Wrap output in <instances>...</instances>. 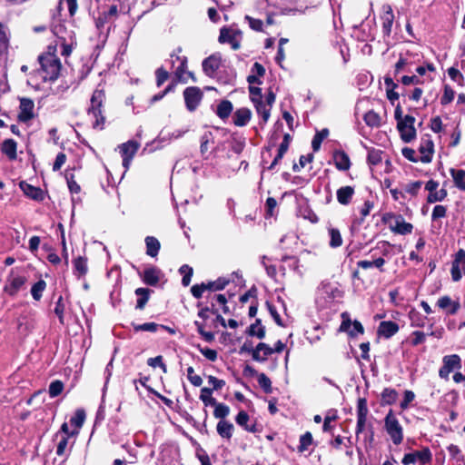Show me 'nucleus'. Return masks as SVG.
<instances>
[{
    "instance_id": "1",
    "label": "nucleus",
    "mask_w": 465,
    "mask_h": 465,
    "mask_svg": "<svg viewBox=\"0 0 465 465\" xmlns=\"http://www.w3.org/2000/svg\"><path fill=\"white\" fill-rule=\"evenodd\" d=\"M39 61L44 73V80L54 81L57 79L61 70V63L59 59L53 54H47L41 55L39 57Z\"/></svg>"
},
{
    "instance_id": "2",
    "label": "nucleus",
    "mask_w": 465,
    "mask_h": 465,
    "mask_svg": "<svg viewBox=\"0 0 465 465\" xmlns=\"http://www.w3.org/2000/svg\"><path fill=\"white\" fill-rule=\"evenodd\" d=\"M384 423L385 430L390 435L392 442L395 445L401 444L403 440V429L392 410H390L387 413L384 419Z\"/></svg>"
},
{
    "instance_id": "3",
    "label": "nucleus",
    "mask_w": 465,
    "mask_h": 465,
    "mask_svg": "<svg viewBox=\"0 0 465 465\" xmlns=\"http://www.w3.org/2000/svg\"><path fill=\"white\" fill-rule=\"evenodd\" d=\"M27 279L25 275L17 273L14 269L11 270L6 282L4 286V292L10 296H15L25 286Z\"/></svg>"
},
{
    "instance_id": "4",
    "label": "nucleus",
    "mask_w": 465,
    "mask_h": 465,
    "mask_svg": "<svg viewBox=\"0 0 465 465\" xmlns=\"http://www.w3.org/2000/svg\"><path fill=\"white\" fill-rule=\"evenodd\" d=\"M250 98L254 104L256 112L258 114H261L262 117L263 123H267L270 118V108L266 107V104L262 102V89L255 86H250Z\"/></svg>"
},
{
    "instance_id": "5",
    "label": "nucleus",
    "mask_w": 465,
    "mask_h": 465,
    "mask_svg": "<svg viewBox=\"0 0 465 465\" xmlns=\"http://www.w3.org/2000/svg\"><path fill=\"white\" fill-rule=\"evenodd\" d=\"M242 33L239 30H232L228 27H223L220 30L219 42L221 44L228 43L233 50L241 47Z\"/></svg>"
},
{
    "instance_id": "6",
    "label": "nucleus",
    "mask_w": 465,
    "mask_h": 465,
    "mask_svg": "<svg viewBox=\"0 0 465 465\" xmlns=\"http://www.w3.org/2000/svg\"><path fill=\"white\" fill-rule=\"evenodd\" d=\"M442 363L443 364L439 371V375L440 378L445 380L449 379L450 372L461 368V361L460 356L457 354L444 356Z\"/></svg>"
},
{
    "instance_id": "7",
    "label": "nucleus",
    "mask_w": 465,
    "mask_h": 465,
    "mask_svg": "<svg viewBox=\"0 0 465 465\" xmlns=\"http://www.w3.org/2000/svg\"><path fill=\"white\" fill-rule=\"evenodd\" d=\"M415 118L411 115H405L402 121L398 124V129L401 133V139L410 143L416 136V130L414 128Z\"/></svg>"
},
{
    "instance_id": "8",
    "label": "nucleus",
    "mask_w": 465,
    "mask_h": 465,
    "mask_svg": "<svg viewBox=\"0 0 465 465\" xmlns=\"http://www.w3.org/2000/svg\"><path fill=\"white\" fill-rule=\"evenodd\" d=\"M450 273L453 282L460 281L462 274L465 275V251L463 249H460L456 252Z\"/></svg>"
},
{
    "instance_id": "9",
    "label": "nucleus",
    "mask_w": 465,
    "mask_h": 465,
    "mask_svg": "<svg viewBox=\"0 0 465 465\" xmlns=\"http://www.w3.org/2000/svg\"><path fill=\"white\" fill-rule=\"evenodd\" d=\"M430 460L431 452L428 448H424L421 450L405 454L401 462L403 465L414 464L417 461L420 462L421 464H426Z\"/></svg>"
},
{
    "instance_id": "10",
    "label": "nucleus",
    "mask_w": 465,
    "mask_h": 465,
    "mask_svg": "<svg viewBox=\"0 0 465 465\" xmlns=\"http://www.w3.org/2000/svg\"><path fill=\"white\" fill-rule=\"evenodd\" d=\"M140 147V143L135 141H128L119 145V150L123 157V165L125 169L129 168L131 161Z\"/></svg>"
},
{
    "instance_id": "11",
    "label": "nucleus",
    "mask_w": 465,
    "mask_h": 465,
    "mask_svg": "<svg viewBox=\"0 0 465 465\" xmlns=\"http://www.w3.org/2000/svg\"><path fill=\"white\" fill-rule=\"evenodd\" d=\"M340 297H341V292L331 283L322 282L319 287L318 299H322L325 302H331Z\"/></svg>"
},
{
    "instance_id": "12",
    "label": "nucleus",
    "mask_w": 465,
    "mask_h": 465,
    "mask_svg": "<svg viewBox=\"0 0 465 465\" xmlns=\"http://www.w3.org/2000/svg\"><path fill=\"white\" fill-rule=\"evenodd\" d=\"M186 107L189 111H193L198 106L203 94L198 87H187L183 92Z\"/></svg>"
},
{
    "instance_id": "13",
    "label": "nucleus",
    "mask_w": 465,
    "mask_h": 465,
    "mask_svg": "<svg viewBox=\"0 0 465 465\" xmlns=\"http://www.w3.org/2000/svg\"><path fill=\"white\" fill-rule=\"evenodd\" d=\"M34 108L35 104L33 100L29 98H21L20 99V112L18 114V119L21 122H27L34 117Z\"/></svg>"
},
{
    "instance_id": "14",
    "label": "nucleus",
    "mask_w": 465,
    "mask_h": 465,
    "mask_svg": "<svg viewBox=\"0 0 465 465\" xmlns=\"http://www.w3.org/2000/svg\"><path fill=\"white\" fill-rule=\"evenodd\" d=\"M104 99V93L102 90H95L91 97V106L88 110L89 115L101 116L102 105Z\"/></svg>"
},
{
    "instance_id": "15",
    "label": "nucleus",
    "mask_w": 465,
    "mask_h": 465,
    "mask_svg": "<svg viewBox=\"0 0 465 465\" xmlns=\"http://www.w3.org/2000/svg\"><path fill=\"white\" fill-rule=\"evenodd\" d=\"M437 305L440 309L446 310L447 313H449L450 315L456 314L457 312L460 308V302L458 300L457 301H453L449 296H442V297L439 298V300L437 302Z\"/></svg>"
},
{
    "instance_id": "16",
    "label": "nucleus",
    "mask_w": 465,
    "mask_h": 465,
    "mask_svg": "<svg viewBox=\"0 0 465 465\" xmlns=\"http://www.w3.org/2000/svg\"><path fill=\"white\" fill-rule=\"evenodd\" d=\"M391 230L398 234L405 235L412 232L413 226L399 215L395 217L394 223L390 225Z\"/></svg>"
},
{
    "instance_id": "17",
    "label": "nucleus",
    "mask_w": 465,
    "mask_h": 465,
    "mask_svg": "<svg viewBox=\"0 0 465 465\" xmlns=\"http://www.w3.org/2000/svg\"><path fill=\"white\" fill-rule=\"evenodd\" d=\"M273 353V349L264 342H260L252 351V359L263 362Z\"/></svg>"
},
{
    "instance_id": "18",
    "label": "nucleus",
    "mask_w": 465,
    "mask_h": 465,
    "mask_svg": "<svg viewBox=\"0 0 465 465\" xmlns=\"http://www.w3.org/2000/svg\"><path fill=\"white\" fill-rule=\"evenodd\" d=\"M221 57L219 55H211L203 60V69L207 75H213L219 68Z\"/></svg>"
},
{
    "instance_id": "19",
    "label": "nucleus",
    "mask_w": 465,
    "mask_h": 465,
    "mask_svg": "<svg viewBox=\"0 0 465 465\" xmlns=\"http://www.w3.org/2000/svg\"><path fill=\"white\" fill-rule=\"evenodd\" d=\"M399 331V326L391 321L381 322L379 325L378 333L385 338H391Z\"/></svg>"
},
{
    "instance_id": "20",
    "label": "nucleus",
    "mask_w": 465,
    "mask_h": 465,
    "mask_svg": "<svg viewBox=\"0 0 465 465\" xmlns=\"http://www.w3.org/2000/svg\"><path fill=\"white\" fill-rule=\"evenodd\" d=\"M160 270L155 267H151L143 271L142 279L143 282L148 285L154 286L160 281Z\"/></svg>"
},
{
    "instance_id": "21",
    "label": "nucleus",
    "mask_w": 465,
    "mask_h": 465,
    "mask_svg": "<svg viewBox=\"0 0 465 465\" xmlns=\"http://www.w3.org/2000/svg\"><path fill=\"white\" fill-rule=\"evenodd\" d=\"M420 153L421 154L420 161L422 163H430L433 153V143L430 139L423 140L420 146Z\"/></svg>"
},
{
    "instance_id": "22",
    "label": "nucleus",
    "mask_w": 465,
    "mask_h": 465,
    "mask_svg": "<svg viewBox=\"0 0 465 465\" xmlns=\"http://www.w3.org/2000/svg\"><path fill=\"white\" fill-rule=\"evenodd\" d=\"M252 117V112L248 108H240L233 114V123L237 126L246 125Z\"/></svg>"
},
{
    "instance_id": "23",
    "label": "nucleus",
    "mask_w": 465,
    "mask_h": 465,
    "mask_svg": "<svg viewBox=\"0 0 465 465\" xmlns=\"http://www.w3.org/2000/svg\"><path fill=\"white\" fill-rule=\"evenodd\" d=\"M218 434L224 439H231L234 430L233 424L228 420H222L216 427Z\"/></svg>"
},
{
    "instance_id": "24",
    "label": "nucleus",
    "mask_w": 465,
    "mask_h": 465,
    "mask_svg": "<svg viewBox=\"0 0 465 465\" xmlns=\"http://www.w3.org/2000/svg\"><path fill=\"white\" fill-rule=\"evenodd\" d=\"M16 147L17 143L13 139H6L2 143L1 151L9 159L15 160L16 158Z\"/></svg>"
},
{
    "instance_id": "25",
    "label": "nucleus",
    "mask_w": 465,
    "mask_h": 465,
    "mask_svg": "<svg viewBox=\"0 0 465 465\" xmlns=\"http://www.w3.org/2000/svg\"><path fill=\"white\" fill-rule=\"evenodd\" d=\"M175 61H177L179 63V65L175 69V72H174L176 79L179 82L186 83L187 78L185 76V74L187 73V71H186L187 58L185 56H183V57L176 56Z\"/></svg>"
},
{
    "instance_id": "26",
    "label": "nucleus",
    "mask_w": 465,
    "mask_h": 465,
    "mask_svg": "<svg viewBox=\"0 0 465 465\" xmlns=\"http://www.w3.org/2000/svg\"><path fill=\"white\" fill-rule=\"evenodd\" d=\"M354 193L351 186H343L337 191V200L341 204H348Z\"/></svg>"
},
{
    "instance_id": "27",
    "label": "nucleus",
    "mask_w": 465,
    "mask_h": 465,
    "mask_svg": "<svg viewBox=\"0 0 465 465\" xmlns=\"http://www.w3.org/2000/svg\"><path fill=\"white\" fill-rule=\"evenodd\" d=\"M146 244V254L151 257H155L158 254L161 244L160 242L153 236H147L145 238Z\"/></svg>"
},
{
    "instance_id": "28",
    "label": "nucleus",
    "mask_w": 465,
    "mask_h": 465,
    "mask_svg": "<svg viewBox=\"0 0 465 465\" xmlns=\"http://www.w3.org/2000/svg\"><path fill=\"white\" fill-rule=\"evenodd\" d=\"M335 165L339 170L346 171L350 168L349 156L344 152H337L334 154Z\"/></svg>"
},
{
    "instance_id": "29",
    "label": "nucleus",
    "mask_w": 465,
    "mask_h": 465,
    "mask_svg": "<svg viewBox=\"0 0 465 465\" xmlns=\"http://www.w3.org/2000/svg\"><path fill=\"white\" fill-rule=\"evenodd\" d=\"M20 187L24 191L25 194H26L30 198L34 200L42 199L43 193L39 188L34 187L26 183H21Z\"/></svg>"
},
{
    "instance_id": "30",
    "label": "nucleus",
    "mask_w": 465,
    "mask_h": 465,
    "mask_svg": "<svg viewBox=\"0 0 465 465\" xmlns=\"http://www.w3.org/2000/svg\"><path fill=\"white\" fill-rule=\"evenodd\" d=\"M341 316L342 322L339 328V331L347 332L350 336L354 337L355 332L351 330L353 322H351V320L350 318V314L345 312H342Z\"/></svg>"
},
{
    "instance_id": "31",
    "label": "nucleus",
    "mask_w": 465,
    "mask_h": 465,
    "mask_svg": "<svg viewBox=\"0 0 465 465\" xmlns=\"http://www.w3.org/2000/svg\"><path fill=\"white\" fill-rule=\"evenodd\" d=\"M232 111V103L228 100H223L218 104L216 114L221 119H226L227 117H229Z\"/></svg>"
},
{
    "instance_id": "32",
    "label": "nucleus",
    "mask_w": 465,
    "mask_h": 465,
    "mask_svg": "<svg viewBox=\"0 0 465 465\" xmlns=\"http://www.w3.org/2000/svg\"><path fill=\"white\" fill-rule=\"evenodd\" d=\"M151 290L147 288H138L135 290V294L139 297L137 300L136 308L143 310L149 300Z\"/></svg>"
},
{
    "instance_id": "33",
    "label": "nucleus",
    "mask_w": 465,
    "mask_h": 465,
    "mask_svg": "<svg viewBox=\"0 0 465 465\" xmlns=\"http://www.w3.org/2000/svg\"><path fill=\"white\" fill-rule=\"evenodd\" d=\"M450 173L453 178L455 185L459 189L465 191V170L451 169Z\"/></svg>"
},
{
    "instance_id": "34",
    "label": "nucleus",
    "mask_w": 465,
    "mask_h": 465,
    "mask_svg": "<svg viewBox=\"0 0 465 465\" xmlns=\"http://www.w3.org/2000/svg\"><path fill=\"white\" fill-rule=\"evenodd\" d=\"M248 333L251 336H256L259 339H263L265 337V329L262 325L261 320L257 319L255 322L250 326Z\"/></svg>"
},
{
    "instance_id": "35",
    "label": "nucleus",
    "mask_w": 465,
    "mask_h": 465,
    "mask_svg": "<svg viewBox=\"0 0 465 465\" xmlns=\"http://www.w3.org/2000/svg\"><path fill=\"white\" fill-rule=\"evenodd\" d=\"M394 15L391 8L385 13L382 17V30L384 35H390L393 24Z\"/></svg>"
},
{
    "instance_id": "36",
    "label": "nucleus",
    "mask_w": 465,
    "mask_h": 465,
    "mask_svg": "<svg viewBox=\"0 0 465 465\" xmlns=\"http://www.w3.org/2000/svg\"><path fill=\"white\" fill-rule=\"evenodd\" d=\"M213 390L207 387L202 388L200 400L203 402L204 406H213L217 401L212 397Z\"/></svg>"
},
{
    "instance_id": "37",
    "label": "nucleus",
    "mask_w": 465,
    "mask_h": 465,
    "mask_svg": "<svg viewBox=\"0 0 465 465\" xmlns=\"http://www.w3.org/2000/svg\"><path fill=\"white\" fill-rule=\"evenodd\" d=\"M398 398V393L395 390L386 388L383 390L381 393V401L382 404L391 405L396 401Z\"/></svg>"
},
{
    "instance_id": "38",
    "label": "nucleus",
    "mask_w": 465,
    "mask_h": 465,
    "mask_svg": "<svg viewBox=\"0 0 465 465\" xmlns=\"http://www.w3.org/2000/svg\"><path fill=\"white\" fill-rule=\"evenodd\" d=\"M46 288V282L44 280H39L31 288V294L35 301L42 298L43 292Z\"/></svg>"
},
{
    "instance_id": "39",
    "label": "nucleus",
    "mask_w": 465,
    "mask_h": 465,
    "mask_svg": "<svg viewBox=\"0 0 465 465\" xmlns=\"http://www.w3.org/2000/svg\"><path fill=\"white\" fill-rule=\"evenodd\" d=\"M364 122L371 127H378L381 124V117L374 111H369L364 114Z\"/></svg>"
},
{
    "instance_id": "40",
    "label": "nucleus",
    "mask_w": 465,
    "mask_h": 465,
    "mask_svg": "<svg viewBox=\"0 0 465 465\" xmlns=\"http://www.w3.org/2000/svg\"><path fill=\"white\" fill-rule=\"evenodd\" d=\"M214 411H213V416L216 419L224 420L225 417H227L230 413V408L223 404L216 402L215 405H213Z\"/></svg>"
},
{
    "instance_id": "41",
    "label": "nucleus",
    "mask_w": 465,
    "mask_h": 465,
    "mask_svg": "<svg viewBox=\"0 0 465 465\" xmlns=\"http://www.w3.org/2000/svg\"><path fill=\"white\" fill-rule=\"evenodd\" d=\"M329 135V130L328 129H322V131L316 133L314 135L312 141V147L314 152H317L322 144V142L323 139H325Z\"/></svg>"
},
{
    "instance_id": "42",
    "label": "nucleus",
    "mask_w": 465,
    "mask_h": 465,
    "mask_svg": "<svg viewBox=\"0 0 465 465\" xmlns=\"http://www.w3.org/2000/svg\"><path fill=\"white\" fill-rule=\"evenodd\" d=\"M213 134L208 132L205 133L201 137V145H200V151L203 155H204L209 151V144L213 143Z\"/></svg>"
},
{
    "instance_id": "43",
    "label": "nucleus",
    "mask_w": 465,
    "mask_h": 465,
    "mask_svg": "<svg viewBox=\"0 0 465 465\" xmlns=\"http://www.w3.org/2000/svg\"><path fill=\"white\" fill-rule=\"evenodd\" d=\"M329 234L331 237L330 245L332 248L339 247L342 244V238L339 230L331 228L329 230Z\"/></svg>"
},
{
    "instance_id": "44",
    "label": "nucleus",
    "mask_w": 465,
    "mask_h": 465,
    "mask_svg": "<svg viewBox=\"0 0 465 465\" xmlns=\"http://www.w3.org/2000/svg\"><path fill=\"white\" fill-rule=\"evenodd\" d=\"M84 419L85 413L84 410H77L74 415L71 418L70 423L76 429H80L84 424Z\"/></svg>"
},
{
    "instance_id": "45",
    "label": "nucleus",
    "mask_w": 465,
    "mask_h": 465,
    "mask_svg": "<svg viewBox=\"0 0 465 465\" xmlns=\"http://www.w3.org/2000/svg\"><path fill=\"white\" fill-rule=\"evenodd\" d=\"M235 420H236L238 425L243 427L246 430L252 431V432L254 431V428L253 427H249L247 425V422L249 420V415L244 411H241L238 413V415L236 416Z\"/></svg>"
},
{
    "instance_id": "46",
    "label": "nucleus",
    "mask_w": 465,
    "mask_h": 465,
    "mask_svg": "<svg viewBox=\"0 0 465 465\" xmlns=\"http://www.w3.org/2000/svg\"><path fill=\"white\" fill-rule=\"evenodd\" d=\"M135 331H150L154 332L157 331L159 325L155 322H146L143 324H133Z\"/></svg>"
},
{
    "instance_id": "47",
    "label": "nucleus",
    "mask_w": 465,
    "mask_h": 465,
    "mask_svg": "<svg viewBox=\"0 0 465 465\" xmlns=\"http://www.w3.org/2000/svg\"><path fill=\"white\" fill-rule=\"evenodd\" d=\"M381 151L376 149H371L368 153V163L371 165L379 164L381 160Z\"/></svg>"
},
{
    "instance_id": "48",
    "label": "nucleus",
    "mask_w": 465,
    "mask_h": 465,
    "mask_svg": "<svg viewBox=\"0 0 465 465\" xmlns=\"http://www.w3.org/2000/svg\"><path fill=\"white\" fill-rule=\"evenodd\" d=\"M257 381L261 388H262L266 393H270L272 391V382L267 375L264 373L259 374Z\"/></svg>"
},
{
    "instance_id": "49",
    "label": "nucleus",
    "mask_w": 465,
    "mask_h": 465,
    "mask_svg": "<svg viewBox=\"0 0 465 465\" xmlns=\"http://www.w3.org/2000/svg\"><path fill=\"white\" fill-rule=\"evenodd\" d=\"M455 92L454 90L450 87L449 85H445L444 87V93L440 98L441 104L445 105L450 103H451L454 99Z\"/></svg>"
},
{
    "instance_id": "50",
    "label": "nucleus",
    "mask_w": 465,
    "mask_h": 465,
    "mask_svg": "<svg viewBox=\"0 0 465 465\" xmlns=\"http://www.w3.org/2000/svg\"><path fill=\"white\" fill-rule=\"evenodd\" d=\"M74 269L80 275H84L87 272L86 259L78 257L74 262Z\"/></svg>"
},
{
    "instance_id": "51",
    "label": "nucleus",
    "mask_w": 465,
    "mask_h": 465,
    "mask_svg": "<svg viewBox=\"0 0 465 465\" xmlns=\"http://www.w3.org/2000/svg\"><path fill=\"white\" fill-rule=\"evenodd\" d=\"M447 196L445 189L436 190L431 193H429L427 201L429 203L441 202Z\"/></svg>"
},
{
    "instance_id": "52",
    "label": "nucleus",
    "mask_w": 465,
    "mask_h": 465,
    "mask_svg": "<svg viewBox=\"0 0 465 465\" xmlns=\"http://www.w3.org/2000/svg\"><path fill=\"white\" fill-rule=\"evenodd\" d=\"M312 442V436L310 432H306L301 436L300 446L298 448L300 452L305 451Z\"/></svg>"
},
{
    "instance_id": "53",
    "label": "nucleus",
    "mask_w": 465,
    "mask_h": 465,
    "mask_svg": "<svg viewBox=\"0 0 465 465\" xmlns=\"http://www.w3.org/2000/svg\"><path fill=\"white\" fill-rule=\"evenodd\" d=\"M187 378L190 381V382L195 387H199L203 383V379L199 375L194 373V369L192 366L187 368Z\"/></svg>"
},
{
    "instance_id": "54",
    "label": "nucleus",
    "mask_w": 465,
    "mask_h": 465,
    "mask_svg": "<svg viewBox=\"0 0 465 465\" xmlns=\"http://www.w3.org/2000/svg\"><path fill=\"white\" fill-rule=\"evenodd\" d=\"M368 411L367 401L364 398H360L357 406V418L367 419Z\"/></svg>"
},
{
    "instance_id": "55",
    "label": "nucleus",
    "mask_w": 465,
    "mask_h": 465,
    "mask_svg": "<svg viewBox=\"0 0 465 465\" xmlns=\"http://www.w3.org/2000/svg\"><path fill=\"white\" fill-rule=\"evenodd\" d=\"M64 390V384L60 381L51 382L49 386V394L52 398L58 396Z\"/></svg>"
},
{
    "instance_id": "56",
    "label": "nucleus",
    "mask_w": 465,
    "mask_h": 465,
    "mask_svg": "<svg viewBox=\"0 0 465 465\" xmlns=\"http://www.w3.org/2000/svg\"><path fill=\"white\" fill-rule=\"evenodd\" d=\"M229 283V281L224 279H218L215 282H212L207 283V290L220 291L223 290L225 286Z\"/></svg>"
},
{
    "instance_id": "57",
    "label": "nucleus",
    "mask_w": 465,
    "mask_h": 465,
    "mask_svg": "<svg viewBox=\"0 0 465 465\" xmlns=\"http://www.w3.org/2000/svg\"><path fill=\"white\" fill-rule=\"evenodd\" d=\"M8 38L5 30V26L0 23V54L7 50Z\"/></svg>"
},
{
    "instance_id": "58",
    "label": "nucleus",
    "mask_w": 465,
    "mask_h": 465,
    "mask_svg": "<svg viewBox=\"0 0 465 465\" xmlns=\"http://www.w3.org/2000/svg\"><path fill=\"white\" fill-rule=\"evenodd\" d=\"M421 185L422 183L420 181L410 183L405 186V192L411 194V196H415L418 194V192L420 191Z\"/></svg>"
},
{
    "instance_id": "59",
    "label": "nucleus",
    "mask_w": 465,
    "mask_h": 465,
    "mask_svg": "<svg viewBox=\"0 0 465 465\" xmlns=\"http://www.w3.org/2000/svg\"><path fill=\"white\" fill-rule=\"evenodd\" d=\"M147 363L149 366L155 368L160 367L163 372L167 371L166 365L163 362V357L162 356H156L154 358H149L147 361Z\"/></svg>"
},
{
    "instance_id": "60",
    "label": "nucleus",
    "mask_w": 465,
    "mask_h": 465,
    "mask_svg": "<svg viewBox=\"0 0 465 465\" xmlns=\"http://www.w3.org/2000/svg\"><path fill=\"white\" fill-rule=\"evenodd\" d=\"M66 5L71 16L74 15L77 11V0H60L59 5Z\"/></svg>"
},
{
    "instance_id": "61",
    "label": "nucleus",
    "mask_w": 465,
    "mask_h": 465,
    "mask_svg": "<svg viewBox=\"0 0 465 465\" xmlns=\"http://www.w3.org/2000/svg\"><path fill=\"white\" fill-rule=\"evenodd\" d=\"M179 271H187V272L183 275V277L182 279V283L184 286H188L191 282V279L193 276V268L187 264H184L180 268Z\"/></svg>"
},
{
    "instance_id": "62",
    "label": "nucleus",
    "mask_w": 465,
    "mask_h": 465,
    "mask_svg": "<svg viewBox=\"0 0 465 465\" xmlns=\"http://www.w3.org/2000/svg\"><path fill=\"white\" fill-rule=\"evenodd\" d=\"M156 84L158 86H161L169 77L168 72L163 69V67H160L156 70Z\"/></svg>"
},
{
    "instance_id": "63",
    "label": "nucleus",
    "mask_w": 465,
    "mask_h": 465,
    "mask_svg": "<svg viewBox=\"0 0 465 465\" xmlns=\"http://www.w3.org/2000/svg\"><path fill=\"white\" fill-rule=\"evenodd\" d=\"M207 379L209 384L213 386V391L221 390L225 385V381L223 380L217 379L214 376L209 375Z\"/></svg>"
},
{
    "instance_id": "64",
    "label": "nucleus",
    "mask_w": 465,
    "mask_h": 465,
    "mask_svg": "<svg viewBox=\"0 0 465 465\" xmlns=\"http://www.w3.org/2000/svg\"><path fill=\"white\" fill-rule=\"evenodd\" d=\"M448 74L453 81L459 82L460 84L464 81L462 74L454 67H450L448 69Z\"/></svg>"
}]
</instances>
